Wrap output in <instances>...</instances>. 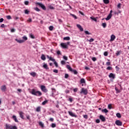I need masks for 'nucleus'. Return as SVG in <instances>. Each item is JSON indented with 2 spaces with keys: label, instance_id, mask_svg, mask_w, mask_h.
I'll use <instances>...</instances> for the list:
<instances>
[{
  "label": "nucleus",
  "instance_id": "9",
  "mask_svg": "<svg viewBox=\"0 0 129 129\" xmlns=\"http://www.w3.org/2000/svg\"><path fill=\"white\" fill-rule=\"evenodd\" d=\"M115 124H116V125H118V126H121V125H122V122H121L119 120H116L115 121Z\"/></svg>",
  "mask_w": 129,
  "mask_h": 129
},
{
  "label": "nucleus",
  "instance_id": "50",
  "mask_svg": "<svg viewBox=\"0 0 129 129\" xmlns=\"http://www.w3.org/2000/svg\"><path fill=\"white\" fill-rule=\"evenodd\" d=\"M24 4L26 6H29V1H25Z\"/></svg>",
  "mask_w": 129,
  "mask_h": 129
},
{
  "label": "nucleus",
  "instance_id": "6",
  "mask_svg": "<svg viewBox=\"0 0 129 129\" xmlns=\"http://www.w3.org/2000/svg\"><path fill=\"white\" fill-rule=\"evenodd\" d=\"M0 88L2 92H6L7 91V86L6 85L1 86Z\"/></svg>",
  "mask_w": 129,
  "mask_h": 129
},
{
  "label": "nucleus",
  "instance_id": "61",
  "mask_svg": "<svg viewBox=\"0 0 129 129\" xmlns=\"http://www.w3.org/2000/svg\"><path fill=\"white\" fill-rule=\"evenodd\" d=\"M92 60L93 61H96V60H97L96 57H92Z\"/></svg>",
  "mask_w": 129,
  "mask_h": 129
},
{
  "label": "nucleus",
  "instance_id": "58",
  "mask_svg": "<svg viewBox=\"0 0 129 129\" xmlns=\"http://www.w3.org/2000/svg\"><path fill=\"white\" fill-rule=\"evenodd\" d=\"M53 72H54V73H58V70L54 69L53 70Z\"/></svg>",
  "mask_w": 129,
  "mask_h": 129
},
{
  "label": "nucleus",
  "instance_id": "40",
  "mask_svg": "<svg viewBox=\"0 0 129 129\" xmlns=\"http://www.w3.org/2000/svg\"><path fill=\"white\" fill-rule=\"evenodd\" d=\"M47 102H48V101L45 100V101H44L42 103V105H45V104H46Z\"/></svg>",
  "mask_w": 129,
  "mask_h": 129
},
{
  "label": "nucleus",
  "instance_id": "12",
  "mask_svg": "<svg viewBox=\"0 0 129 129\" xmlns=\"http://www.w3.org/2000/svg\"><path fill=\"white\" fill-rule=\"evenodd\" d=\"M81 92L84 94V95H87V93H88V91L86 89H84V88H83L82 89Z\"/></svg>",
  "mask_w": 129,
  "mask_h": 129
},
{
  "label": "nucleus",
  "instance_id": "8",
  "mask_svg": "<svg viewBox=\"0 0 129 129\" xmlns=\"http://www.w3.org/2000/svg\"><path fill=\"white\" fill-rule=\"evenodd\" d=\"M112 10H111L110 11L109 14L108 15L107 18H106L105 19L106 21H109L110 19H111V17H112Z\"/></svg>",
  "mask_w": 129,
  "mask_h": 129
},
{
  "label": "nucleus",
  "instance_id": "64",
  "mask_svg": "<svg viewBox=\"0 0 129 129\" xmlns=\"http://www.w3.org/2000/svg\"><path fill=\"white\" fill-rule=\"evenodd\" d=\"M26 117H27V119H28L29 120H30L31 119V118H30V115H27Z\"/></svg>",
  "mask_w": 129,
  "mask_h": 129
},
{
  "label": "nucleus",
  "instance_id": "13",
  "mask_svg": "<svg viewBox=\"0 0 129 129\" xmlns=\"http://www.w3.org/2000/svg\"><path fill=\"white\" fill-rule=\"evenodd\" d=\"M99 118L100 119H101V121H103V122H104L106 120L105 117H104V116L102 115H100Z\"/></svg>",
  "mask_w": 129,
  "mask_h": 129
},
{
  "label": "nucleus",
  "instance_id": "18",
  "mask_svg": "<svg viewBox=\"0 0 129 129\" xmlns=\"http://www.w3.org/2000/svg\"><path fill=\"white\" fill-rule=\"evenodd\" d=\"M80 83H81V84H85L86 83V82H85V79L83 78L81 79L80 80Z\"/></svg>",
  "mask_w": 129,
  "mask_h": 129
},
{
  "label": "nucleus",
  "instance_id": "20",
  "mask_svg": "<svg viewBox=\"0 0 129 129\" xmlns=\"http://www.w3.org/2000/svg\"><path fill=\"white\" fill-rule=\"evenodd\" d=\"M67 69H68V70L71 71V72L72 71V70H73V69H72V68H71V67H70V65H67Z\"/></svg>",
  "mask_w": 129,
  "mask_h": 129
},
{
  "label": "nucleus",
  "instance_id": "63",
  "mask_svg": "<svg viewBox=\"0 0 129 129\" xmlns=\"http://www.w3.org/2000/svg\"><path fill=\"white\" fill-rule=\"evenodd\" d=\"M77 91H78V88L74 89V92H77Z\"/></svg>",
  "mask_w": 129,
  "mask_h": 129
},
{
  "label": "nucleus",
  "instance_id": "1",
  "mask_svg": "<svg viewBox=\"0 0 129 129\" xmlns=\"http://www.w3.org/2000/svg\"><path fill=\"white\" fill-rule=\"evenodd\" d=\"M31 93L33 95H35V96H42V93L40 91H36L35 90V89H32Z\"/></svg>",
  "mask_w": 129,
  "mask_h": 129
},
{
  "label": "nucleus",
  "instance_id": "11",
  "mask_svg": "<svg viewBox=\"0 0 129 129\" xmlns=\"http://www.w3.org/2000/svg\"><path fill=\"white\" fill-rule=\"evenodd\" d=\"M108 76L109 78H111L112 80H114V79H115V74L113 73H110Z\"/></svg>",
  "mask_w": 129,
  "mask_h": 129
},
{
  "label": "nucleus",
  "instance_id": "35",
  "mask_svg": "<svg viewBox=\"0 0 129 129\" xmlns=\"http://www.w3.org/2000/svg\"><path fill=\"white\" fill-rule=\"evenodd\" d=\"M22 39H23V40L25 42V41H27V40H28V37H27V36H23Z\"/></svg>",
  "mask_w": 129,
  "mask_h": 129
},
{
  "label": "nucleus",
  "instance_id": "56",
  "mask_svg": "<svg viewBox=\"0 0 129 129\" xmlns=\"http://www.w3.org/2000/svg\"><path fill=\"white\" fill-rule=\"evenodd\" d=\"M61 64H62V65H65L66 64L65 60H61Z\"/></svg>",
  "mask_w": 129,
  "mask_h": 129
},
{
  "label": "nucleus",
  "instance_id": "10",
  "mask_svg": "<svg viewBox=\"0 0 129 129\" xmlns=\"http://www.w3.org/2000/svg\"><path fill=\"white\" fill-rule=\"evenodd\" d=\"M60 46L63 49H68V46L67 45V44H66V43H61L60 44Z\"/></svg>",
  "mask_w": 129,
  "mask_h": 129
},
{
  "label": "nucleus",
  "instance_id": "34",
  "mask_svg": "<svg viewBox=\"0 0 129 129\" xmlns=\"http://www.w3.org/2000/svg\"><path fill=\"white\" fill-rule=\"evenodd\" d=\"M51 127H52V128L56 127V124H55V123H51Z\"/></svg>",
  "mask_w": 129,
  "mask_h": 129
},
{
  "label": "nucleus",
  "instance_id": "59",
  "mask_svg": "<svg viewBox=\"0 0 129 129\" xmlns=\"http://www.w3.org/2000/svg\"><path fill=\"white\" fill-rule=\"evenodd\" d=\"M30 38H31V39H35V36L33 34H30Z\"/></svg>",
  "mask_w": 129,
  "mask_h": 129
},
{
  "label": "nucleus",
  "instance_id": "15",
  "mask_svg": "<svg viewBox=\"0 0 129 129\" xmlns=\"http://www.w3.org/2000/svg\"><path fill=\"white\" fill-rule=\"evenodd\" d=\"M77 27L78 28V29H79L81 32H83V28H82V26H81V25L77 24Z\"/></svg>",
  "mask_w": 129,
  "mask_h": 129
},
{
  "label": "nucleus",
  "instance_id": "26",
  "mask_svg": "<svg viewBox=\"0 0 129 129\" xmlns=\"http://www.w3.org/2000/svg\"><path fill=\"white\" fill-rule=\"evenodd\" d=\"M116 116H117L118 118H120V117H121V115L119 113H117L116 114Z\"/></svg>",
  "mask_w": 129,
  "mask_h": 129
},
{
  "label": "nucleus",
  "instance_id": "57",
  "mask_svg": "<svg viewBox=\"0 0 129 129\" xmlns=\"http://www.w3.org/2000/svg\"><path fill=\"white\" fill-rule=\"evenodd\" d=\"M96 123H99V122H100V120L99 119H97L96 120Z\"/></svg>",
  "mask_w": 129,
  "mask_h": 129
},
{
  "label": "nucleus",
  "instance_id": "14",
  "mask_svg": "<svg viewBox=\"0 0 129 129\" xmlns=\"http://www.w3.org/2000/svg\"><path fill=\"white\" fill-rule=\"evenodd\" d=\"M20 117L22 119H25V117H24V112H19Z\"/></svg>",
  "mask_w": 129,
  "mask_h": 129
},
{
  "label": "nucleus",
  "instance_id": "48",
  "mask_svg": "<svg viewBox=\"0 0 129 129\" xmlns=\"http://www.w3.org/2000/svg\"><path fill=\"white\" fill-rule=\"evenodd\" d=\"M43 67H44L45 69H49V68L48 67V65H43Z\"/></svg>",
  "mask_w": 129,
  "mask_h": 129
},
{
  "label": "nucleus",
  "instance_id": "45",
  "mask_svg": "<svg viewBox=\"0 0 129 129\" xmlns=\"http://www.w3.org/2000/svg\"><path fill=\"white\" fill-rule=\"evenodd\" d=\"M85 33L86 35H91V33H89V32H88V31H85Z\"/></svg>",
  "mask_w": 129,
  "mask_h": 129
},
{
  "label": "nucleus",
  "instance_id": "22",
  "mask_svg": "<svg viewBox=\"0 0 129 129\" xmlns=\"http://www.w3.org/2000/svg\"><path fill=\"white\" fill-rule=\"evenodd\" d=\"M41 59L43 60V61H45V60H46V56H45V55L42 54V55H41Z\"/></svg>",
  "mask_w": 129,
  "mask_h": 129
},
{
  "label": "nucleus",
  "instance_id": "52",
  "mask_svg": "<svg viewBox=\"0 0 129 129\" xmlns=\"http://www.w3.org/2000/svg\"><path fill=\"white\" fill-rule=\"evenodd\" d=\"M27 22L28 23H32V18H29L28 20H27Z\"/></svg>",
  "mask_w": 129,
  "mask_h": 129
},
{
  "label": "nucleus",
  "instance_id": "4",
  "mask_svg": "<svg viewBox=\"0 0 129 129\" xmlns=\"http://www.w3.org/2000/svg\"><path fill=\"white\" fill-rule=\"evenodd\" d=\"M47 57L48 58V59H49L50 61H52V62H53L54 65H58V63H57V62L53 57L49 56V55H47Z\"/></svg>",
  "mask_w": 129,
  "mask_h": 129
},
{
  "label": "nucleus",
  "instance_id": "42",
  "mask_svg": "<svg viewBox=\"0 0 129 129\" xmlns=\"http://www.w3.org/2000/svg\"><path fill=\"white\" fill-rule=\"evenodd\" d=\"M87 41L91 43L94 41V39L93 38H91L90 40L87 39Z\"/></svg>",
  "mask_w": 129,
  "mask_h": 129
},
{
  "label": "nucleus",
  "instance_id": "24",
  "mask_svg": "<svg viewBox=\"0 0 129 129\" xmlns=\"http://www.w3.org/2000/svg\"><path fill=\"white\" fill-rule=\"evenodd\" d=\"M36 111L37 112H40V111H41V106H38L36 108Z\"/></svg>",
  "mask_w": 129,
  "mask_h": 129
},
{
  "label": "nucleus",
  "instance_id": "27",
  "mask_svg": "<svg viewBox=\"0 0 129 129\" xmlns=\"http://www.w3.org/2000/svg\"><path fill=\"white\" fill-rule=\"evenodd\" d=\"M39 125H40V126H41V127H44V123H43V122L41 121L39 122Z\"/></svg>",
  "mask_w": 129,
  "mask_h": 129
},
{
  "label": "nucleus",
  "instance_id": "31",
  "mask_svg": "<svg viewBox=\"0 0 129 129\" xmlns=\"http://www.w3.org/2000/svg\"><path fill=\"white\" fill-rule=\"evenodd\" d=\"M68 101H70V102H72L73 101V98H71V97H70V98H69V99H68Z\"/></svg>",
  "mask_w": 129,
  "mask_h": 129
},
{
  "label": "nucleus",
  "instance_id": "5",
  "mask_svg": "<svg viewBox=\"0 0 129 129\" xmlns=\"http://www.w3.org/2000/svg\"><path fill=\"white\" fill-rule=\"evenodd\" d=\"M36 5H38V6H39L40 8H41V9L43 10V11H46V7L43 4L40 3H36Z\"/></svg>",
  "mask_w": 129,
  "mask_h": 129
},
{
  "label": "nucleus",
  "instance_id": "23",
  "mask_svg": "<svg viewBox=\"0 0 129 129\" xmlns=\"http://www.w3.org/2000/svg\"><path fill=\"white\" fill-rule=\"evenodd\" d=\"M102 112H104L105 113H107V112H108V110H107L106 108H105V109L102 110Z\"/></svg>",
  "mask_w": 129,
  "mask_h": 129
},
{
  "label": "nucleus",
  "instance_id": "49",
  "mask_svg": "<svg viewBox=\"0 0 129 129\" xmlns=\"http://www.w3.org/2000/svg\"><path fill=\"white\" fill-rule=\"evenodd\" d=\"M35 11H36V12H40V9L39 8H38V7H36L35 8H34Z\"/></svg>",
  "mask_w": 129,
  "mask_h": 129
},
{
  "label": "nucleus",
  "instance_id": "3",
  "mask_svg": "<svg viewBox=\"0 0 129 129\" xmlns=\"http://www.w3.org/2000/svg\"><path fill=\"white\" fill-rule=\"evenodd\" d=\"M40 89L41 90H42L43 92H44L45 93H47V92H48V90L47 89V88H46V86L44 85H41L40 86Z\"/></svg>",
  "mask_w": 129,
  "mask_h": 129
},
{
  "label": "nucleus",
  "instance_id": "53",
  "mask_svg": "<svg viewBox=\"0 0 129 129\" xmlns=\"http://www.w3.org/2000/svg\"><path fill=\"white\" fill-rule=\"evenodd\" d=\"M121 7V4L119 3V4H118V5H117V8H118V9H120Z\"/></svg>",
  "mask_w": 129,
  "mask_h": 129
},
{
  "label": "nucleus",
  "instance_id": "7",
  "mask_svg": "<svg viewBox=\"0 0 129 129\" xmlns=\"http://www.w3.org/2000/svg\"><path fill=\"white\" fill-rule=\"evenodd\" d=\"M68 113H69V115H70L72 117H78L77 115L75 114V113H74L73 112H72L71 111H68Z\"/></svg>",
  "mask_w": 129,
  "mask_h": 129
},
{
  "label": "nucleus",
  "instance_id": "33",
  "mask_svg": "<svg viewBox=\"0 0 129 129\" xmlns=\"http://www.w3.org/2000/svg\"><path fill=\"white\" fill-rule=\"evenodd\" d=\"M70 15L74 18L75 20H77V17L75 16V15L72 14H71Z\"/></svg>",
  "mask_w": 129,
  "mask_h": 129
},
{
  "label": "nucleus",
  "instance_id": "44",
  "mask_svg": "<svg viewBox=\"0 0 129 129\" xmlns=\"http://www.w3.org/2000/svg\"><path fill=\"white\" fill-rule=\"evenodd\" d=\"M6 18L8 20H11L12 19V17H11L10 15L6 16Z\"/></svg>",
  "mask_w": 129,
  "mask_h": 129
},
{
  "label": "nucleus",
  "instance_id": "16",
  "mask_svg": "<svg viewBox=\"0 0 129 129\" xmlns=\"http://www.w3.org/2000/svg\"><path fill=\"white\" fill-rule=\"evenodd\" d=\"M32 77H36V75H37V73L36 72H32L30 73L29 74Z\"/></svg>",
  "mask_w": 129,
  "mask_h": 129
},
{
  "label": "nucleus",
  "instance_id": "47",
  "mask_svg": "<svg viewBox=\"0 0 129 129\" xmlns=\"http://www.w3.org/2000/svg\"><path fill=\"white\" fill-rule=\"evenodd\" d=\"M115 69H116L117 72H118V71H119V67H118V66L115 67Z\"/></svg>",
  "mask_w": 129,
  "mask_h": 129
},
{
  "label": "nucleus",
  "instance_id": "30",
  "mask_svg": "<svg viewBox=\"0 0 129 129\" xmlns=\"http://www.w3.org/2000/svg\"><path fill=\"white\" fill-rule=\"evenodd\" d=\"M90 19L91 20H93V21H94L95 22H97V19H96V18L93 17H91Z\"/></svg>",
  "mask_w": 129,
  "mask_h": 129
},
{
  "label": "nucleus",
  "instance_id": "28",
  "mask_svg": "<svg viewBox=\"0 0 129 129\" xmlns=\"http://www.w3.org/2000/svg\"><path fill=\"white\" fill-rule=\"evenodd\" d=\"M103 2L105 5H108L109 4V0H103Z\"/></svg>",
  "mask_w": 129,
  "mask_h": 129
},
{
  "label": "nucleus",
  "instance_id": "41",
  "mask_svg": "<svg viewBox=\"0 0 129 129\" xmlns=\"http://www.w3.org/2000/svg\"><path fill=\"white\" fill-rule=\"evenodd\" d=\"M29 13H30V11H29L28 10H25V14H26V15H29Z\"/></svg>",
  "mask_w": 129,
  "mask_h": 129
},
{
  "label": "nucleus",
  "instance_id": "43",
  "mask_svg": "<svg viewBox=\"0 0 129 129\" xmlns=\"http://www.w3.org/2000/svg\"><path fill=\"white\" fill-rule=\"evenodd\" d=\"M116 56H119V55H120V51H117L116 53Z\"/></svg>",
  "mask_w": 129,
  "mask_h": 129
},
{
  "label": "nucleus",
  "instance_id": "32",
  "mask_svg": "<svg viewBox=\"0 0 129 129\" xmlns=\"http://www.w3.org/2000/svg\"><path fill=\"white\" fill-rule=\"evenodd\" d=\"M115 91L116 92V93H119V92H120V91H119L118 90V88H117V87L115 88Z\"/></svg>",
  "mask_w": 129,
  "mask_h": 129
},
{
  "label": "nucleus",
  "instance_id": "2",
  "mask_svg": "<svg viewBox=\"0 0 129 129\" xmlns=\"http://www.w3.org/2000/svg\"><path fill=\"white\" fill-rule=\"evenodd\" d=\"M6 129H17V126H16V125H13L10 124H6Z\"/></svg>",
  "mask_w": 129,
  "mask_h": 129
},
{
  "label": "nucleus",
  "instance_id": "55",
  "mask_svg": "<svg viewBox=\"0 0 129 129\" xmlns=\"http://www.w3.org/2000/svg\"><path fill=\"white\" fill-rule=\"evenodd\" d=\"M68 77H69V75H68V74H66L64 75V78L67 79Z\"/></svg>",
  "mask_w": 129,
  "mask_h": 129
},
{
  "label": "nucleus",
  "instance_id": "54",
  "mask_svg": "<svg viewBox=\"0 0 129 129\" xmlns=\"http://www.w3.org/2000/svg\"><path fill=\"white\" fill-rule=\"evenodd\" d=\"M104 55L105 56H108V52L107 51H105V52L104 53Z\"/></svg>",
  "mask_w": 129,
  "mask_h": 129
},
{
  "label": "nucleus",
  "instance_id": "39",
  "mask_svg": "<svg viewBox=\"0 0 129 129\" xmlns=\"http://www.w3.org/2000/svg\"><path fill=\"white\" fill-rule=\"evenodd\" d=\"M102 26L104 28H106V23H103L102 24Z\"/></svg>",
  "mask_w": 129,
  "mask_h": 129
},
{
  "label": "nucleus",
  "instance_id": "25",
  "mask_svg": "<svg viewBox=\"0 0 129 129\" xmlns=\"http://www.w3.org/2000/svg\"><path fill=\"white\" fill-rule=\"evenodd\" d=\"M63 40L65 41H69L70 40V37L69 36L64 37Z\"/></svg>",
  "mask_w": 129,
  "mask_h": 129
},
{
  "label": "nucleus",
  "instance_id": "62",
  "mask_svg": "<svg viewBox=\"0 0 129 129\" xmlns=\"http://www.w3.org/2000/svg\"><path fill=\"white\" fill-rule=\"evenodd\" d=\"M63 59H64V60H68V57H67V56H63Z\"/></svg>",
  "mask_w": 129,
  "mask_h": 129
},
{
  "label": "nucleus",
  "instance_id": "36",
  "mask_svg": "<svg viewBox=\"0 0 129 129\" xmlns=\"http://www.w3.org/2000/svg\"><path fill=\"white\" fill-rule=\"evenodd\" d=\"M53 29H54V27L50 26L49 27V31H53Z\"/></svg>",
  "mask_w": 129,
  "mask_h": 129
},
{
  "label": "nucleus",
  "instance_id": "17",
  "mask_svg": "<svg viewBox=\"0 0 129 129\" xmlns=\"http://www.w3.org/2000/svg\"><path fill=\"white\" fill-rule=\"evenodd\" d=\"M115 39V35L112 34L111 36V39H110V41L111 42H112L113 41H114Z\"/></svg>",
  "mask_w": 129,
  "mask_h": 129
},
{
  "label": "nucleus",
  "instance_id": "19",
  "mask_svg": "<svg viewBox=\"0 0 129 129\" xmlns=\"http://www.w3.org/2000/svg\"><path fill=\"white\" fill-rule=\"evenodd\" d=\"M71 72L74 73V74H75V75H77V74H78V72H77V71H76V70L73 69Z\"/></svg>",
  "mask_w": 129,
  "mask_h": 129
},
{
  "label": "nucleus",
  "instance_id": "21",
  "mask_svg": "<svg viewBox=\"0 0 129 129\" xmlns=\"http://www.w3.org/2000/svg\"><path fill=\"white\" fill-rule=\"evenodd\" d=\"M17 42H18V43H19L20 44H22V43L25 42V40H17Z\"/></svg>",
  "mask_w": 129,
  "mask_h": 129
},
{
  "label": "nucleus",
  "instance_id": "38",
  "mask_svg": "<svg viewBox=\"0 0 129 129\" xmlns=\"http://www.w3.org/2000/svg\"><path fill=\"white\" fill-rule=\"evenodd\" d=\"M83 116L84 118H85V119H87L88 118V115H87V114L83 115Z\"/></svg>",
  "mask_w": 129,
  "mask_h": 129
},
{
  "label": "nucleus",
  "instance_id": "60",
  "mask_svg": "<svg viewBox=\"0 0 129 129\" xmlns=\"http://www.w3.org/2000/svg\"><path fill=\"white\" fill-rule=\"evenodd\" d=\"M56 53L58 55H61V51H60V50H57V52H56Z\"/></svg>",
  "mask_w": 129,
  "mask_h": 129
},
{
  "label": "nucleus",
  "instance_id": "46",
  "mask_svg": "<svg viewBox=\"0 0 129 129\" xmlns=\"http://www.w3.org/2000/svg\"><path fill=\"white\" fill-rule=\"evenodd\" d=\"M107 70H112V67H108L106 69Z\"/></svg>",
  "mask_w": 129,
  "mask_h": 129
},
{
  "label": "nucleus",
  "instance_id": "37",
  "mask_svg": "<svg viewBox=\"0 0 129 129\" xmlns=\"http://www.w3.org/2000/svg\"><path fill=\"white\" fill-rule=\"evenodd\" d=\"M12 117L13 119H14L15 121L17 122V116H16V115H13Z\"/></svg>",
  "mask_w": 129,
  "mask_h": 129
},
{
  "label": "nucleus",
  "instance_id": "51",
  "mask_svg": "<svg viewBox=\"0 0 129 129\" xmlns=\"http://www.w3.org/2000/svg\"><path fill=\"white\" fill-rule=\"evenodd\" d=\"M11 33H15V32H16V29L13 28V29H11Z\"/></svg>",
  "mask_w": 129,
  "mask_h": 129
},
{
  "label": "nucleus",
  "instance_id": "29",
  "mask_svg": "<svg viewBox=\"0 0 129 129\" xmlns=\"http://www.w3.org/2000/svg\"><path fill=\"white\" fill-rule=\"evenodd\" d=\"M108 108H109V109H112V105L111 104H109L108 105Z\"/></svg>",
  "mask_w": 129,
  "mask_h": 129
}]
</instances>
